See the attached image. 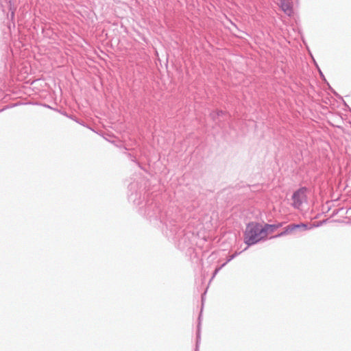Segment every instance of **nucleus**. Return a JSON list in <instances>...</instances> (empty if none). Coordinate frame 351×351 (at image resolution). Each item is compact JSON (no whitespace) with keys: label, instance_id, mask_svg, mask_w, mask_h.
Masks as SVG:
<instances>
[{"label":"nucleus","instance_id":"1","mask_svg":"<svg viewBox=\"0 0 351 351\" xmlns=\"http://www.w3.org/2000/svg\"><path fill=\"white\" fill-rule=\"evenodd\" d=\"M282 226V223L267 224L251 222L245 228L243 239L247 245H252L265 240L268 234L273 233Z\"/></svg>","mask_w":351,"mask_h":351},{"label":"nucleus","instance_id":"4","mask_svg":"<svg viewBox=\"0 0 351 351\" xmlns=\"http://www.w3.org/2000/svg\"><path fill=\"white\" fill-rule=\"evenodd\" d=\"M280 7L285 14L290 16L293 13L292 8L291 4L287 0L282 1L280 3Z\"/></svg>","mask_w":351,"mask_h":351},{"label":"nucleus","instance_id":"2","mask_svg":"<svg viewBox=\"0 0 351 351\" xmlns=\"http://www.w3.org/2000/svg\"><path fill=\"white\" fill-rule=\"evenodd\" d=\"M293 206L299 208L302 203L306 201V194L305 189H300L298 191H295L293 195Z\"/></svg>","mask_w":351,"mask_h":351},{"label":"nucleus","instance_id":"3","mask_svg":"<svg viewBox=\"0 0 351 351\" xmlns=\"http://www.w3.org/2000/svg\"><path fill=\"white\" fill-rule=\"evenodd\" d=\"M298 228H303L304 230H306L307 229V226L304 223H300V224H290L287 226H286L283 231L281 232L279 234H278L277 236H276L275 237H282V236H285V235H287V234H292L296 229H298Z\"/></svg>","mask_w":351,"mask_h":351}]
</instances>
